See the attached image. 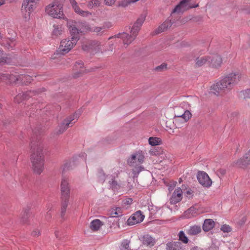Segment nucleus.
Listing matches in <instances>:
<instances>
[{"label":"nucleus","instance_id":"obj_37","mask_svg":"<svg viewBox=\"0 0 250 250\" xmlns=\"http://www.w3.org/2000/svg\"><path fill=\"white\" fill-rule=\"evenodd\" d=\"M179 240L185 244L187 243L188 241V237L185 235V233L183 231L179 232Z\"/></svg>","mask_w":250,"mask_h":250},{"label":"nucleus","instance_id":"obj_44","mask_svg":"<svg viewBox=\"0 0 250 250\" xmlns=\"http://www.w3.org/2000/svg\"><path fill=\"white\" fill-rule=\"evenodd\" d=\"M52 207V205L49 204V205H48L47 206H46V208H47V210H48L47 213H46V217L47 218H49L50 217V214L49 213V211L51 210V208Z\"/></svg>","mask_w":250,"mask_h":250},{"label":"nucleus","instance_id":"obj_50","mask_svg":"<svg viewBox=\"0 0 250 250\" xmlns=\"http://www.w3.org/2000/svg\"><path fill=\"white\" fill-rule=\"evenodd\" d=\"M55 234L57 238H59V231L58 230H56L55 231Z\"/></svg>","mask_w":250,"mask_h":250},{"label":"nucleus","instance_id":"obj_41","mask_svg":"<svg viewBox=\"0 0 250 250\" xmlns=\"http://www.w3.org/2000/svg\"><path fill=\"white\" fill-rule=\"evenodd\" d=\"M131 3L130 0H122L119 3V6L122 7H126Z\"/></svg>","mask_w":250,"mask_h":250},{"label":"nucleus","instance_id":"obj_3","mask_svg":"<svg viewBox=\"0 0 250 250\" xmlns=\"http://www.w3.org/2000/svg\"><path fill=\"white\" fill-rule=\"evenodd\" d=\"M145 20V17L144 16H140L134 23L131 30L130 34L129 35L126 33H119L115 36V38H121L123 40V43L125 45H128L132 42L136 37L141 26Z\"/></svg>","mask_w":250,"mask_h":250},{"label":"nucleus","instance_id":"obj_15","mask_svg":"<svg viewBox=\"0 0 250 250\" xmlns=\"http://www.w3.org/2000/svg\"><path fill=\"white\" fill-rule=\"evenodd\" d=\"M145 216L142 213V212L138 210L127 219L126 223L129 226H132L142 222Z\"/></svg>","mask_w":250,"mask_h":250},{"label":"nucleus","instance_id":"obj_46","mask_svg":"<svg viewBox=\"0 0 250 250\" xmlns=\"http://www.w3.org/2000/svg\"><path fill=\"white\" fill-rule=\"evenodd\" d=\"M166 68V65L165 64H162L161 65L157 67L156 68V70L157 71H160V70H163V69Z\"/></svg>","mask_w":250,"mask_h":250},{"label":"nucleus","instance_id":"obj_45","mask_svg":"<svg viewBox=\"0 0 250 250\" xmlns=\"http://www.w3.org/2000/svg\"><path fill=\"white\" fill-rule=\"evenodd\" d=\"M103 29V28L102 27H94L92 29V30L93 32H95L96 33H99V32H100Z\"/></svg>","mask_w":250,"mask_h":250},{"label":"nucleus","instance_id":"obj_17","mask_svg":"<svg viewBox=\"0 0 250 250\" xmlns=\"http://www.w3.org/2000/svg\"><path fill=\"white\" fill-rule=\"evenodd\" d=\"M142 243L148 247L153 246L156 243V239L148 234H144L139 238Z\"/></svg>","mask_w":250,"mask_h":250},{"label":"nucleus","instance_id":"obj_42","mask_svg":"<svg viewBox=\"0 0 250 250\" xmlns=\"http://www.w3.org/2000/svg\"><path fill=\"white\" fill-rule=\"evenodd\" d=\"M132 200L131 198H127L123 201V205H129L132 203Z\"/></svg>","mask_w":250,"mask_h":250},{"label":"nucleus","instance_id":"obj_26","mask_svg":"<svg viewBox=\"0 0 250 250\" xmlns=\"http://www.w3.org/2000/svg\"><path fill=\"white\" fill-rule=\"evenodd\" d=\"M172 25V22L170 20H167L163 22L156 30V32L157 34L160 33L169 28Z\"/></svg>","mask_w":250,"mask_h":250},{"label":"nucleus","instance_id":"obj_24","mask_svg":"<svg viewBox=\"0 0 250 250\" xmlns=\"http://www.w3.org/2000/svg\"><path fill=\"white\" fill-rule=\"evenodd\" d=\"M71 5L75 12L83 17H88L91 15V14L87 11H83L81 10L75 0H72L71 1Z\"/></svg>","mask_w":250,"mask_h":250},{"label":"nucleus","instance_id":"obj_10","mask_svg":"<svg viewBox=\"0 0 250 250\" xmlns=\"http://www.w3.org/2000/svg\"><path fill=\"white\" fill-rule=\"evenodd\" d=\"M191 1L192 0H182L174 8L172 14H182L190 8H195L198 6V4H193Z\"/></svg>","mask_w":250,"mask_h":250},{"label":"nucleus","instance_id":"obj_52","mask_svg":"<svg viewBox=\"0 0 250 250\" xmlns=\"http://www.w3.org/2000/svg\"><path fill=\"white\" fill-rule=\"evenodd\" d=\"M113 48H114L113 44H112L111 45H110L109 50L112 51L113 49Z\"/></svg>","mask_w":250,"mask_h":250},{"label":"nucleus","instance_id":"obj_12","mask_svg":"<svg viewBox=\"0 0 250 250\" xmlns=\"http://www.w3.org/2000/svg\"><path fill=\"white\" fill-rule=\"evenodd\" d=\"M61 192L62 199H69L70 188L68 179L62 177L61 183Z\"/></svg>","mask_w":250,"mask_h":250},{"label":"nucleus","instance_id":"obj_58","mask_svg":"<svg viewBox=\"0 0 250 250\" xmlns=\"http://www.w3.org/2000/svg\"><path fill=\"white\" fill-rule=\"evenodd\" d=\"M70 0V3L71 4V1H72V0Z\"/></svg>","mask_w":250,"mask_h":250},{"label":"nucleus","instance_id":"obj_40","mask_svg":"<svg viewBox=\"0 0 250 250\" xmlns=\"http://www.w3.org/2000/svg\"><path fill=\"white\" fill-rule=\"evenodd\" d=\"M100 4V0H91L89 3V6L93 7V6H98Z\"/></svg>","mask_w":250,"mask_h":250},{"label":"nucleus","instance_id":"obj_22","mask_svg":"<svg viewBox=\"0 0 250 250\" xmlns=\"http://www.w3.org/2000/svg\"><path fill=\"white\" fill-rule=\"evenodd\" d=\"M166 250H184V246L179 241L170 242L166 244Z\"/></svg>","mask_w":250,"mask_h":250},{"label":"nucleus","instance_id":"obj_48","mask_svg":"<svg viewBox=\"0 0 250 250\" xmlns=\"http://www.w3.org/2000/svg\"><path fill=\"white\" fill-rule=\"evenodd\" d=\"M40 234V232L39 230L37 229V230H34L33 232H32V235L33 236H38Z\"/></svg>","mask_w":250,"mask_h":250},{"label":"nucleus","instance_id":"obj_28","mask_svg":"<svg viewBox=\"0 0 250 250\" xmlns=\"http://www.w3.org/2000/svg\"><path fill=\"white\" fill-rule=\"evenodd\" d=\"M53 30L52 32V36L53 38H56L61 36L63 33L62 27L58 25H53Z\"/></svg>","mask_w":250,"mask_h":250},{"label":"nucleus","instance_id":"obj_20","mask_svg":"<svg viewBox=\"0 0 250 250\" xmlns=\"http://www.w3.org/2000/svg\"><path fill=\"white\" fill-rule=\"evenodd\" d=\"M208 64L213 68L220 67L222 63L221 57L219 55L209 56Z\"/></svg>","mask_w":250,"mask_h":250},{"label":"nucleus","instance_id":"obj_54","mask_svg":"<svg viewBox=\"0 0 250 250\" xmlns=\"http://www.w3.org/2000/svg\"><path fill=\"white\" fill-rule=\"evenodd\" d=\"M4 4V1L3 0H0V6Z\"/></svg>","mask_w":250,"mask_h":250},{"label":"nucleus","instance_id":"obj_21","mask_svg":"<svg viewBox=\"0 0 250 250\" xmlns=\"http://www.w3.org/2000/svg\"><path fill=\"white\" fill-rule=\"evenodd\" d=\"M236 165L240 167H246L250 165V149L246 154L245 156L237 161Z\"/></svg>","mask_w":250,"mask_h":250},{"label":"nucleus","instance_id":"obj_35","mask_svg":"<svg viewBox=\"0 0 250 250\" xmlns=\"http://www.w3.org/2000/svg\"><path fill=\"white\" fill-rule=\"evenodd\" d=\"M109 184L110 188L114 191L119 189L120 188V185L118 184L117 181L114 179H112L111 181H109Z\"/></svg>","mask_w":250,"mask_h":250},{"label":"nucleus","instance_id":"obj_19","mask_svg":"<svg viewBox=\"0 0 250 250\" xmlns=\"http://www.w3.org/2000/svg\"><path fill=\"white\" fill-rule=\"evenodd\" d=\"M74 72L73 77L78 78L80 77L82 73H83L85 69L83 68V63L82 61H79L76 62L74 65Z\"/></svg>","mask_w":250,"mask_h":250},{"label":"nucleus","instance_id":"obj_5","mask_svg":"<svg viewBox=\"0 0 250 250\" xmlns=\"http://www.w3.org/2000/svg\"><path fill=\"white\" fill-rule=\"evenodd\" d=\"M187 105V103L183 102L179 106H176L174 108L173 123L177 126V127H179L180 124L179 122L181 124L185 123L191 117V113L185 108Z\"/></svg>","mask_w":250,"mask_h":250},{"label":"nucleus","instance_id":"obj_2","mask_svg":"<svg viewBox=\"0 0 250 250\" xmlns=\"http://www.w3.org/2000/svg\"><path fill=\"white\" fill-rule=\"evenodd\" d=\"M43 146L41 141L32 142L31 146V161L34 172L41 174L44 168V157L43 152Z\"/></svg>","mask_w":250,"mask_h":250},{"label":"nucleus","instance_id":"obj_56","mask_svg":"<svg viewBox=\"0 0 250 250\" xmlns=\"http://www.w3.org/2000/svg\"><path fill=\"white\" fill-rule=\"evenodd\" d=\"M2 38V36L1 34L0 33V39H1Z\"/></svg>","mask_w":250,"mask_h":250},{"label":"nucleus","instance_id":"obj_9","mask_svg":"<svg viewBox=\"0 0 250 250\" xmlns=\"http://www.w3.org/2000/svg\"><path fill=\"white\" fill-rule=\"evenodd\" d=\"M38 0H24L22 4L21 12L25 21H28L30 15L36 7Z\"/></svg>","mask_w":250,"mask_h":250},{"label":"nucleus","instance_id":"obj_4","mask_svg":"<svg viewBox=\"0 0 250 250\" xmlns=\"http://www.w3.org/2000/svg\"><path fill=\"white\" fill-rule=\"evenodd\" d=\"M145 156L142 151H137L132 154L127 159L128 164L135 168L132 170L134 177H137L140 172L144 170V167L140 165L144 161Z\"/></svg>","mask_w":250,"mask_h":250},{"label":"nucleus","instance_id":"obj_13","mask_svg":"<svg viewBox=\"0 0 250 250\" xmlns=\"http://www.w3.org/2000/svg\"><path fill=\"white\" fill-rule=\"evenodd\" d=\"M5 78L8 79V82L10 83H16L19 81H23L24 80H27L26 83H30L31 78L28 75H13L11 74L9 76L4 74L2 76V79L4 80Z\"/></svg>","mask_w":250,"mask_h":250},{"label":"nucleus","instance_id":"obj_36","mask_svg":"<svg viewBox=\"0 0 250 250\" xmlns=\"http://www.w3.org/2000/svg\"><path fill=\"white\" fill-rule=\"evenodd\" d=\"M129 243L127 240L123 241L120 246V250H129Z\"/></svg>","mask_w":250,"mask_h":250},{"label":"nucleus","instance_id":"obj_47","mask_svg":"<svg viewBox=\"0 0 250 250\" xmlns=\"http://www.w3.org/2000/svg\"><path fill=\"white\" fill-rule=\"evenodd\" d=\"M245 98H249L250 97V89H247L244 92Z\"/></svg>","mask_w":250,"mask_h":250},{"label":"nucleus","instance_id":"obj_57","mask_svg":"<svg viewBox=\"0 0 250 250\" xmlns=\"http://www.w3.org/2000/svg\"><path fill=\"white\" fill-rule=\"evenodd\" d=\"M114 38L113 37H111L109 38V39H109V40H110V39H112V38Z\"/></svg>","mask_w":250,"mask_h":250},{"label":"nucleus","instance_id":"obj_43","mask_svg":"<svg viewBox=\"0 0 250 250\" xmlns=\"http://www.w3.org/2000/svg\"><path fill=\"white\" fill-rule=\"evenodd\" d=\"M115 1L116 0H104L105 4L108 6L112 5Z\"/></svg>","mask_w":250,"mask_h":250},{"label":"nucleus","instance_id":"obj_53","mask_svg":"<svg viewBox=\"0 0 250 250\" xmlns=\"http://www.w3.org/2000/svg\"><path fill=\"white\" fill-rule=\"evenodd\" d=\"M139 0H130L131 3H133L134 2H137Z\"/></svg>","mask_w":250,"mask_h":250},{"label":"nucleus","instance_id":"obj_55","mask_svg":"<svg viewBox=\"0 0 250 250\" xmlns=\"http://www.w3.org/2000/svg\"><path fill=\"white\" fill-rule=\"evenodd\" d=\"M190 250H198V249L197 247H194L192 248Z\"/></svg>","mask_w":250,"mask_h":250},{"label":"nucleus","instance_id":"obj_51","mask_svg":"<svg viewBox=\"0 0 250 250\" xmlns=\"http://www.w3.org/2000/svg\"><path fill=\"white\" fill-rule=\"evenodd\" d=\"M193 193L191 189H189L187 191V194H188V195H191Z\"/></svg>","mask_w":250,"mask_h":250},{"label":"nucleus","instance_id":"obj_38","mask_svg":"<svg viewBox=\"0 0 250 250\" xmlns=\"http://www.w3.org/2000/svg\"><path fill=\"white\" fill-rule=\"evenodd\" d=\"M7 59V57L4 56L3 51L0 49V63H9Z\"/></svg>","mask_w":250,"mask_h":250},{"label":"nucleus","instance_id":"obj_59","mask_svg":"<svg viewBox=\"0 0 250 250\" xmlns=\"http://www.w3.org/2000/svg\"><path fill=\"white\" fill-rule=\"evenodd\" d=\"M67 164H65V167H67Z\"/></svg>","mask_w":250,"mask_h":250},{"label":"nucleus","instance_id":"obj_18","mask_svg":"<svg viewBox=\"0 0 250 250\" xmlns=\"http://www.w3.org/2000/svg\"><path fill=\"white\" fill-rule=\"evenodd\" d=\"M182 190L180 188L175 189L170 199V203L171 204H175L179 202L183 197Z\"/></svg>","mask_w":250,"mask_h":250},{"label":"nucleus","instance_id":"obj_29","mask_svg":"<svg viewBox=\"0 0 250 250\" xmlns=\"http://www.w3.org/2000/svg\"><path fill=\"white\" fill-rule=\"evenodd\" d=\"M214 222L212 220L206 219L203 225V229L205 231H208L214 227Z\"/></svg>","mask_w":250,"mask_h":250},{"label":"nucleus","instance_id":"obj_14","mask_svg":"<svg viewBox=\"0 0 250 250\" xmlns=\"http://www.w3.org/2000/svg\"><path fill=\"white\" fill-rule=\"evenodd\" d=\"M197 178L199 183L204 187L209 188L212 185L211 180L204 171H199L197 174Z\"/></svg>","mask_w":250,"mask_h":250},{"label":"nucleus","instance_id":"obj_39","mask_svg":"<svg viewBox=\"0 0 250 250\" xmlns=\"http://www.w3.org/2000/svg\"><path fill=\"white\" fill-rule=\"evenodd\" d=\"M221 230L224 232H229L231 230V228L229 225H223L221 227Z\"/></svg>","mask_w":250,"mask_h":250},{"label":"nucleus","instance_id":"obj_49","mask_svg":"<svg viewBox=\"0 0 250 250\" xmlns=\"http://www.w3.org/2000/svg\"><path fill=\"white\" fill-rule=\"evenodd\" d=\"M104 28H110L111 26H112V24L110 22H107V23H105L104 24Z\"/></svg>","mask_w":250,"mask_h":250},{"label":"nucleus","instance_id":"obj_7","mask_svg":"<svg viewBox=\"0 0 250 250\" xmlns=\"http://www.w3.org/2000/svg\"><path fill=\"white\" fill-rule=\"evenodd\" d=\"M45 12L53 18H62L63 15L62 5L55 0L46 6Z\"/></svg>","mask_w":250,"mask_h":250},{"label":"nucleus","instance_id":"obj_31","mask_svg":"<svg viewBox=\"0 0 250 250\" xmlns=\"http://www.w3.org/2000/svg\"><path fill=\"white\" fill-rule=\"evenodd\" d=\"M201 231V229L198 226H192L190 227L188 230V233L191 235H195L199 233Z\"/></svg>","mask_w":250,"mask_h":250},{"label":"nucleus","instance_id":"obj_16","mask_svg":"<svg viewBox=\"0 0 250 250\" xmlns=\"http://www.w3.org/2000/svg\"><path fill=\"white\" fill-rule=\"evenodd\" d=\"M37 93L38 92L36 91H29L19 93L14 98V102L20 103L23 100L28 99L29 97H31L33 95H36Z\"/></svg>","mask_w":250,"mask_h":250},{"label":"nucleus","instance_id":"obj_1","mask_svg":"<svg viewBox=\"0 0 250 250\" xmlns=\"http://www.w3.org/2000/svg\"><path fill=\"white\" fill-rule=\"evenodd\" d=\"M242 74L239 71L232 72L210 87V92L218 95L230 91L241 80Z\"/></svg>","mask_w":250,"mask_h":250},{"label":"nucleus","instance_id":"obj_30","mask_svg":"<svg viewBox=\"0 0 250 250\" xmlns=\"http://www.w3.org/2000/svg\"><path fill=\"white\" fill-rule=\"evenodd\" d=\"M112 217H118L122 215V208L119 207H113L109 211Z\"/></svg>","mask_w":250,"mask_h":250},{"label":"nucleus","instance_id":"obj_27","mask_svg":"<svg viewBox=\"0 0 250 250\" xmlns=\"http://www.w3.org/2000/svg\"><path fill=\"white\" fill-rule=\"evenodd\" d=\"M103 225L104 223L99 219H95L90 223V228L92 230L97 231L99 230Z\"/></svg>","mask_w":250,"mask_h":250},{"label":"nucleus","instance_id":"obj_8","mask_svg":"<svg viewBox=\"0 0 250 250\" xmlns=\"http://www.w3.org/2000/svg\"><path fill=\"white\" fill-rule=\"evenodd\" d=\"M79 38L76 36L71 37V39H64L61 42L60 45L57 50V54L64 55L68 53L76 44Z\"/></svg>","mask_w":250,"mask_h":250},{"label":"nucleus","instance_id":"obj_34","mask_svg":"<svg viewBox=\"0 0 250 250\" xmlns=\"http://www.w3.org/2000/svg\"><path fill=\"white\" fill-rule=\"evenodd\" d=\"M196 210L193 207H191L188 209L186 210L184 213V215L186 217L190 218L195 216Z\"/></svg>","mask_w":250,"mask_h":250},{"label":"nucleus","instance_id":"obj_32","mask_svg":"<svg viewBox=\"0 0 250 250\" xmlns=\"http://www.w3.org/2000/svg\"><path fill=\"white\" fill-rule=\"evenodd\" d=\"M62 202L61 208V213L62 217H63L65 213L66 208L68 205L69 199H62Z\"/></svg>","mask_w":250,"mask_h":250},{"label":"nucleus","instance_id":"obj_6","mask_svg":"<svg viewBox=\"0 0 250 250\" xmlns=\"http://www.w3.org/2000/svg\"><path fill=\"white\" fill-rule=\"evenodd\" d=\"M82 110L79 109L75 113L65 119L58 126L57 133L60 134L64 132L68 127H71L77 121L82 113Z\"/></svg>","mask_w":250,"mask_h":250},{"label":"nucleus","instance_id":"obj_23","mask_svg":"<svg viewBox=\"0 0 250 250\" xmlns=\"http://www.w3.org/2000/svg\"><path fill=\"white\" fill-rule=\"evenodd\" d=\"M75 23H74L73 21H68L67 22V26L69 28L71 37L76 36L79 39V34L80 32V30L76 27Z\"/></svg>","mask_w":250,"mask_h":250},{"label":"nucleus","instance_id":"obj_33","mask_svg":"<svg viewBox=\"0 0 250 250\" xmlns=\"http://www.w3.org/2000/svg\"><path fill=\"white\" fill-rule=\"evenodd\" d=\"M148 143L152 146H158L162 144V140L158 137H151L148 139Z\"/></svg>","mask_w":250,"mask_h":250},{"label":"nucleus","instance_id":"obj_11","mask_svg":"<svg viewBox=\"0 0 250 250\" xmlns=\"http://www.w3.org/2000/svg\"><path fill=\"white\" fill-rule=\"evenodd\" d=\"M83 50L96 53L102 50V44L99 41H93L82 45Z\"/></svg>","mask_w":250,"mask_h":250},{"label":"nucleus","instance_id":"obj_25","mask_svg":"<svg viewBox=\"0 0 250 250\" xmlns=\"http://www.w3.org/2000/svg\"><path fill=\"white\" fill-rule=\"evenodd\" d=\"M209 61V56L199 57L195 60V64L197 66L200 67L205 64H208Z\"/></svg>","mask_w":250,"mask_h":250}]
</instances>
